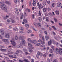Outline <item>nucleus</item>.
Segmentation results:
<instances>
[{
  "mask_svg": "<svg viewBox=\"0 0 62 62\" xmlns=\"http://www.w3.org/2000/svg\"><path fill=\"white\" fill-rule=\"evenodd\" d=\"M0 6L1 7V9L4 10H7V8L5 7L6 6V5L4 3L2 2H0Z\"/></svg>",
  "mask_w": 62,
  "mask_h": 62,
  "instance_id": "f257e3e1",
  "label": "nucleus"
},
{
  "mask_svg": "<svg viewBox=\"0 0 62 62\" xmlns=\"http://www.w3.org/2000/svg\"><path fill=\"white\" fill-rule=\"evenodd\" d=\"M61 50H62V48H59V49H57L56 51H55L56 54H58V53H59L61 55L62 54V51Z\"/></svg>",
  "mask_w": 62,
  "mask_h": 62,
  "instance_id": "f03ea898",
  "label": "nucleus"
},
{
  "mask_svg": "<svg viewBox=\"0 0 62 62\" xmlns=\"http://www.w3.org/2000/svg\"><path fill=\"white\" fill-rule=\"evenodd\" d=\"M43 6L41 3L39 4V6H38V8L39 9H41L43 8Z\"/></svg>",
  "mask_w": 62,
  "mask_h": 62,
  "instance_id": "7ed1b4c3",
  "label": "nucleus"
},
{
  "mask_svg": "<svg viewBox=\"0 0 62 62\" xmlns=\"http://www.w3.org/2000/svg\"><path fill=\"white\" fill-rule=\"evenodd\" d=\"M0 32L1 33V35H4V34H5V31H4L2 29H1L0 30Z\"/></svg>",
  "mask_w": 62,
  "mask_h": 62,
  "instance_id": "20e7f679",
  "label": "nucleus"
},
{
  "mask_svg": "<svg viewBox=\"0 0 62 62\" xmlns=\"http://www.w3.org/2000/svg\"><path fill=\"white\" fill-rule=\"evenodd\" d=\"M33 3H32V4L33 5V6H36V0H33Z\"/></svg>",
  "mask_w": 62,
  "mask_h": 62,
  "instance_id": "39448f33",
  "label": "nucleus"
},
{
  "mask_svg": "<svg viewBox=\"0 0 62 62\" xmlns=\"http://www.w3.org/2000/svg\"><path fill=\"white\" fill-rule=\"evenodd\" d=\"M21 43L23 44H24L25 43V41L23 39H21Z\"/></svg>",
  "mask_w": 62,
  "mask_h": 62,
  "instance_id": "423d86ee",
  "label": "nucleus"
},
{
  "mask_svg": "<svg viewBox=\"0 0 62 62\" xmlns=\"http://www.w3.org/2000/svg\"><path fill=\"white\" fill-rule=\"evenodd\" d=\"M57 6L58 7H60L61 6V3L60 2L58 3L57 4Z\"/></svg>",
  "mask_w": 62,
  "mask_h": 62,
  "instance_id": "0eeeda50",
  "label": "nucleus"
},
{
  "mask_svg": "<svg viewBox=\"0 0 62 62\" xmlns=\"http://www.w3.org/2000/svg\"><path fill=\"white\" fill-rule=\"evenodd\" d=\"M11 43L13 46H16V44L14 41H13Z\"/></svg>",
  "mask_w": 62,
  "mask_h": 62,
  "instance_id": "6e6552de",
  "label": "nucleus"
},
{
  "mask_svg": "<svg viewBox=\"0 0 62 62\" xmlns=\"http://www.w3.org/2000/svg\"><path fill=\"white\" fill-rule=\"evenodd\" d=\"M0 50L1 51L3 52H6V51L7 50V49H1Z\"/></svg>",
  "mask_w": 62,
  "mask_h": 62,
  "instance_id": "1a4fd4ad",
  "label": "nucleus"
},
{
  "mask_svg": "<svg viewBox=\"0 0 62 62\" xmlns=\"http://www.w3.org/2000/svg\"><path fill=\"white\" fill-rule=\"evenodd\" d=\"M5 3L6 4H7V5H10L11 3L9 1H6L5 2Z\"/></svg>",
  "mask_w": 62,
  "mask_h": 62,
  "instance_id": "9d476101",
  "label": "nucleus"
},
{
  "mask_svg": "<svg viewBox=\"0 0 62 62\" xmlns=\"http://www.w3.org/2000/svg\"><path fill=\"white\" fill-rule=\"evenodd\" d=\"M2 41L5 42H8V39H3L2 40Z\"/></svg>",
  "mask_w": 62,
  "mask_h": 62,
  "instance_id": "9b49d317",
  "label": "nucleus"
},
{
  "mask_svg": "<svg viewBox=\"0 0 62 62\" xmlns=\"http://www.w3.org/2000/svg\"><path fill=\"white\" fill-rule=\"evenodd\" d=\"M28 40L29 42L32 43V40L30 38H28Z\"/></svg>",
  "mask_w": 62,
  "mask_h": 62,
  "instance_id": "f8f14e48",
  "label": "nucleus"
},
{
  "mask_svg": "<svg viewBox=\"0 0 62 62\" xmlns=\"http://www.w3.org/2000/svg\"><path fill=\"white\" fill-rule=\"evenodd\" d=\"M15 39L16 40H17L18 39V36L17 35H16L15 36Z\"/></svg>",
  "mask_w": 62,
  "mask_h": 62,
  "instance_id": "ddd939ff",
  "label": "nucleus"
},
{
  "mask_svg": "<svg viewBox=\"0 0 62 62\" xmlns=\"http://www.w3.org/2000/svg\"><path fill=\"white\" fill-rule=\"evenodd\" d=\"M31 48H29V52L30 53H32L33 51V50L32 49H31Z\"/></svg>",
  "mask_w": 62,
  "mask_h": 62,
  "instance_id": "4468645a",
  "label": "nucleus"
},
{
  "mask_svg": "<svg viewBox=\"0 0 62 62\" xmlns=\"http://www.w3.org/2000/svg\"><path fill=\"white\" fill-rule=\"evenodd\" d=\"M49 18L48 17H47L46 18V22H49Z\"/></svg>",
  "mask_w": 62,
  "mask_h": 62,
  "instance_id": "2eb2a0df",
  "label": "nucleus"
},
{
  "mask_svg": "<svg viewBox=\"0 0 62 62\" xmlns=\"http://www.w3.org/2000/svg\"><path fill=\"white\" fill-rule=\"evenodd\" d=\"M42 4L44 6H45V5H46V2H45V1H44L42 3Z\"/></svg>",
  "mask_w": 62,
  "mask_h": 62,
  "instance_id": "dca6fc26",
  "label": "nucleus"
},
{
  "mask_svg": "<svg viewBox=\"0 0 62 62\" xmlns=\"http://www.w3.org/2000/svg\"><path fill=\"white\" fill-rule=\"evenodd\" d=\"M5 37L6 38H8L9 37V35L8 34H6L5 35Z\"/></svg>",
  "mask_w": 62,
  "mask_h": 62,
  "instance_id": "f3484780",
  "label": "nucleus"
},
{
  "mask_svg": "<svg viewBox=\"0 0 62 62\" xmlns=\"http://www.w3.org/2000/svg\"><path fill=\"white\" fill-rule=\"evenodd\" d=\"M37 25L39 27H41V26L40 24L39 23L37 24Z\"/></svg>",
  "mask_w": 62,
  "mask_h": 62,
  "instance_id": "a211bd4d",
  "label": "nucleus"
},
{
  "mask_svg": "<svg viewBox=\"0 0 62 62\" xmlns=\"http://www.w3.org/2000/svg\"><path fill=\"white\" fill-rule=\"evenodd\" d=\"M20 46H20V45H17V48H23V46H22V47H21Z\"/></svg>",
  "mask_w": 62,
  "mask_h": 62,
  "instance_id": "6ab92c4d",
  "label": "nucleus"
},
{
  "mask_svg": "<svg viewBox=\"0 0 62 62\" xmlns=\"http://www.w3.org/2000/svg\"><path fill=\"white\" fill-rule=\"evenodd\" d=\"M45 38L46 40H48L49 39V37L47 36H46L45 37Z\"/></svg>",
  "mask_w": 62,
  "mask_h": 62,
  "instance_id": "aec40b11",
  "label": "nucleus"
},
{
  "mask_svg": "<svg viewBox=\"0 0 62 62\" xmlns=\"http://www.w3.org/2000/svg\"><path fill=\"white\" fill-rule=\"evenodd\" d=\"M43 11L44 12H45L47 10V9H46V8H43Z\"/></svg>",
  "mask_w": 62,
  "mask_h": 62,
  "instance_id": "412c9836",
  "label": "nucleus"
},
{
  "mask_svg": "<svg viewBox=\"0 0 62 62\" xmlns=\"http://www.w3.org/2000/svg\"><path fill=\"white\" fill-rule=\"evenodd\" d=\"M52 44V41L50 40L48 42V44L49 45H50Z\"/></svg>",
  "mask_w": 62,
  "mask_h": 62,
  "instance_id": "4be33fe9",
  "label": "nucleus"
},
{
  "mask_svg": "<svg viewBox=\"0 0 62 62\" xmlns=\"http://www.w3.org/2000/svg\"><path fill=\"white\" fill-rule=\"evenodd\" d=\"M37 41L34 40L33 41H32V42L33 43H34V44H36V43H37Z\"/></svg>",
  "mask_w": 62,
  "mask_h": 62,
  "instance_id": "5701e85b",
  "label": "nucleus"
},
{
  "mask_svg": "<svg viewBox=\"0 0 62 62\" xmlns=\"http://www.w3.org/2000/svg\"><path fill=\"white\" fill-rule=\"evenodd\" d=\"M23 61L24 62H29V61H28V59H25L23 60Z\"/></svg>",
  "mask_w": 62,
  "mask_h": 62,
  "instance_id": "b1692460",
  "label": "nucleus"
},
{
  "mask_svg": "<svg viewBox=\"0 0 62 62\" xmlns=\"http://www.w3.org/2000/svg\"><path fill=\"white\" fill-rule=\"evenodd\" d=\"M55 12L56 14L58 15L59 14V11H56Z\"/></svg>",
  "mask_w": 62,
  "mask_h": 62,
  "instance_id": "393cba45",
  "label": "nucleus"
},
{
  "mask_svg": "<svg viewBox=\"0 0 62 62\" xmlns=\"http://www.w3.org/2000/svg\"><path fill=\"white\" fill-rule=\"evenodd\" d=\"M11 21L12 23H15V21L13 19H11Z\"/></svg>",
  "mask_w": 62,
  "mask_h": 62,
  "instance_id": "a878e982",
  "label": "nucleus"
},
{
  "mask_svg": "<svg viewBox=\"0 0 62 62\" xmlns=\"http://www.w3.org/2000/svg\"><path fill=\"white\" fill-rule=\"evenodd\" d=\"M16 55H17V56H18L19 55L18 54V53H15L14 54V55L15 56H16Z\"/></svg>",
  "mask_w": 62,
  "mask_h": 62,
  "instance_id": "bb28decb",
  "label": "nucleus"
},
{
  "mask_svg": "<svg viewBox=\"0 0 62 62\" xmlns=\"http://www.w3.org/2000/svg\"><path fill=\"white\" fill-rule=\"evenodd\" d=\"M13 30H15V31H18V28H13Z\"/></svg>",
  "mask_w": 62,
  "mask_h": 62,
  "instance_id": "cd10ccee",
  "label": "nucleus"
},
{
  "mask_svg": "<svg viewBox=\"0 0 62 62\" xmlns=\"http://www.w3.org/2000/svg\"><path fill=\"white\" fill-rule=\"evenodd\" d=\"M28 46L30 47H32V44L30 43H29L28 44Z\"/></svg>",
  "mask_w": 62,
  "mask_h": 62,
  "instance_id": "c85d7f7f",
  "label": "nucleus"
},
{
  "mask_svg": "<svg viewBox=\"0 0 62 62\" xmlns=\"http://www.w3.org/2000/svg\"><path fill=\"white\" fill-rule=\"evenodd\" d=\"M50 54H52V53H53V51L52 49H50Z\"/></svg>",
  "mask_w": 62,
  "mask_h": 62,
  "instance_id": "c756f323",
  "label": "nucleus"
},
{
  "mask_svg": "<svg viewBox=\"0 0 62 62\" xmlns=\"http://www.w3.org/2000/svg\"><path fill=\"white\" fill-rule=\"evenodd\" d=\"M23 21L25 23H27V21L26 19H24L23 20Z\"/></svg>",
  "mask_w": 62,
  "mask_h": 62,
  "instance_id": "7c9ffc66",
  "label": "nucleus"
},
{
  "mask_svg": "<svg viewBox=\"0 0 62 62\" xmlns=\"http://www.w3.org/2000/svg\"><path fill=\"white\" fill-rule=\"evenodd\" d=\"M19 38L21 39H24V37L23 36H21L19 37Z\"/></svg>",
  "mask_w": 62,
  "mask_h": 62,
  "instance_id": "2f4dec72",
  "label": "nucleus"
},
{
  "mask_svg": "<svg viewBox=\"0 0 62 62\" xmlns=\"http://www.w3.org/2000/svg\"><path fill=\"white\" fill-rule=\"evenodd\" d=\"M27 32L28 33H30L32 32V31L31 30H29L27 31Z\"/></svg>",
  "mask_w": 62,
  "mask_h": 62,
  "instance_id": "473e14b6",
  "label": "nucleus"
},
{
  "mask_svg": "<svg viewBox=\"0 0 62 62\" xmlns=\"http://www.w3.org/2000/svg\"><path fill=\"white\" fill-rule=\"evenodd\" d=\"M52 28H53L54 30H57L56 28L54 26H52Z\"/></svg>",
  "mask_w": 62,
  "mask_h": 62,
  "instance_id": "72a5a7b5",
  "label": "nucleus"
},
{
  "mask_svg": "<svg viewBox=\"0 0 62 62\" xmlns=\"http://www.w3.org/2000/svg\"><path fill=\"white\" fill-rule=\"evenodd\" d=\"M54 20L55 21V22H57V20L56 19V18H54Z\"/></svg>",
  "mask_w": 62,
  "mask_h": 62,
  "instance_id": "f704fd0d",
  "label": "nucleus"
},
{
  "mask_svg": "<svg viewBox=\"0 0 62 62\" xmlns=\"http://www.w3.org/2000/svg\"><path fill=\"white\" fill-rule=\"evenodd\" d=\"M43 56L44 57H46V54L45 53L43 55Z\"/></svg>",
  "mask_w": 62,
  "mask_h": 62,
  "instance_id": "c9c22d12",
  "label": "nucleus"
},
{
  "mask_svg": "<svg viewBox=\"0 0 62 62\" xmlns=\"http://www.w3.org/2000/svg\"><path fill=\"white\" fill-rule=\"evenodd\" d=\"M51 48L53 49V50H54V47L53 46H51Z\"/></svg>",
  "mask_w": 62,
  "mask_h": 62,
  "instance_id": "e433bc0d",
  "label": "nucleus"
},
{
  "mask_svg": "<svg viewBox=\"0 0 62 62\" xmlns=\"http://www.w3.org/2000/svg\"><path fill=\"white\" fill-rule=\"evenodd\" d=\"M9 52H10V51H8V53L5 54V55H9V54H10Z\"/></svg>",
  "mask_w": 62,
  "mask_h": 62,
  "instance_id": "4c0bfd02",
  "label": "nucleus"
},
{
  "mask_svg": "<svg viewBox=\"0 0 62 62\" xmlns=\"http://www.w3.org/2000/svg\"><path fill=\"white\" fill-rule=\"evenodd\" d=\"M42 53H41L40 52H38V53H37V54L38 55H40L41 54H42Z\"/></svg>",
  "mask_w": 62,
  "mask_h": 62,
  "instance_id": "58836bf2",
  "label": "nucleus"
},
{
  "mask_svg": "<svg viewBox=\"0 0 62 62\" xmlns=\"http://www.w3.org/2000/svg\"><path fill=\"white\" fill-rule=\"evenodd\" d=\"M39 20L40 21V22H41L42 21V19L40 17H39Z\"/></svg>",
  "mask_w": 62,
  "mask_h": 62,
  "instance_id": "ea45409f",
  "label": "nucleus"
},
{
  "mask_svg": "<svg viewBox=\"0 0 62 62\" xmlns=\"http://www.w3.org/2000/svg\"><path fill=\"white\" fill-rule=\"evenodd\" d=\"M24 15L25 16H27V14H26V11H25L24 12Z\"/></svg>",
  "mask_w": 62,
  "mask_h": 62,
  "instance_id": "a19ab883",
  "label": "nucleus"
},
{
  "mask_svg": "<svg viewBox=\"0 0 62 62\" xmlns=\"http://www.w3.org/2000/svg\"><path fill=\"white\" fill-rule=\"evenodd\" d=\"M41 42V44L42 45H43V44H45V42H44L43 41H42V42Z\"/></svg>",
  "mask_w": 62,
  "mask_h": 62,
  "instance_id": "79ce46f5",
  "label": "nucleus"
},
{
  "mask_svg": "<svg viewBox=\"0 0 62 62\" xmlns=\"http://www.w3.org/2000/svg\"><path fill=\"white\" fill-rule=\"evenodd\" d=\"M32 19H34V18H35V16L34 15H32Z\"/></svg>",
  "mask_w": 62,
  "mask_h": 62,
  "instance_id": "37998d69",
  "label": "nucleus"
},
{
  "mask_svg": "<svg viewBox=\"0 0 62 62\" xmlns=\"http://www.w3.org/2000/svg\"><path fill=\"white\" fill-rule=\"evenodd\" d=\"M47 11H50V10H51V9L49 7L47 8Z\"/></svg>",
  "mask_w": 62,
  "mask_h": 62,
  "instance_id": "c03bdc74",
  "label": "nucleus"
},
{
  "mask_svg": "<svg viewBox=\"0 0 62 62\" xmlns=\"http://www.w3.org/2000/svg\"><path fill=\"white\" fill-rule=\"evenodd\" d=\"M18 54L19 53H20V50H17V51L16 52V53H17ZM18 54L19 55V54Z\"/></svg>",
  "mask_w": 62,
  "mask_h": 62,
  "instance_id": "a18cd8bd",
  "label": "nucleus"
},
{
  "mask_svg": "<svg viewBox=\"0 0 62 62\" xmlns=\"http://www.w3.org/2000/svg\"><path fill=\"white\" fill-rule=\"evenodd\" d=\"M33 24L35 25V26H37V24L36 23H33Z\"/></svg>",
  "mask_w": 62,
  "mask_h": 62,
  "instance_id": "49530a36",
  "label": "nucleus"
},
{
  "mask_svg": "<svg viewBox=\"0 0 62 62\" xmlns=\"http://www.w3.org/2000/svg\"><path fill=\"white\" fill-rule=\"evenodd\" d=\"M40 43L37 44L36 45V46H39V45H40Z\"/></svg>",
  "mask_w": 62,
  "mask_h": 62,
  "instance_id": "de8ad7c7",
  "label": "nucleus"
},
{
  "mask_svg": "<svg viewBox=\"0 0 62 62\" xmlns=\"http://www.w3.org/2000/svg\"><path fill=\"white\" fill-rule=\"evenodd\" d=\"M7 22L8 23H10V22H11V21H10V20L9 19H7Z\"/></svg>",
  "mask_w": 62,
  "mask_h": 62,
  "instance_id": "09e8293b",
  "label": "nucleus"
},
{
  "mask_svg": "<svg viewBox=\"0 0 62 62\" xmlns=\"http://www.w3.org/2000/svg\"><path fill=\"white\" fill-rule=\"evenodd\" d=\"M47 62H50V59H49V58L47 59Z\"/></svg>",
  "mask_w": 62,
  "mask_h": 62,
  "instance_id": "8fccbe9b",
  "label": "nucleus"
},
{
  "mask_svg": "<svg viewBox=\"0 0 62 62\" xmlns=\"http://www.w3.org/2000/svg\"><path fill=\"white\" fill-rule=\"evenodd\" d=\"M25 26L26 27H29V25L28 24H26L25 25Z\"/></svg>",
  "mask_w": 62,
  "mask_h": 62,
  "instance_id": "3c124183",
  "label": "nucleus"
},
{
  "mask_svg": "<svg viewBox=\"0 0 62 62\" xmlns=\"http://www.w3.org/2000/svg\"><path fill=\"white\" fill-rule=\"evenodd\" d=\"M53 62H57V60H54Z\"/></svg>",
  "mask_w": 62,
  "mask_h": 62,
  "instance_id": "603ef678",
  "label": "nucleus"
},
{
  "mask_svg": "<svg viewBox=\"0 0 62 62\" xmlns=\"http://www.w3.org/2000/svg\"><path fill=\"white\" fill-rule=\"evenodd\" d=\"M19 61L20 62H23V60H21L20 59H19Z\"/></svg>",
  "mask_w": 62,
  "mask_h": 62,
  "instance_id": "864d4df0",
  "label": "nucleus"
},
{
  "mask_svg": "<svg viewBox=\"0 0 62 62\" xmlns=\"http://www.w3.org/2000/svg\"><path fill=\"white\" fill-rule=\"evenodd\" d=\"M39 16H41V13H40V11L39 10Z\"/></svg>",
  "mask_w": 62,
  "mask_h": 62,
  "instance_id": "5fc2aeb1",
  "label": "nucleus"
},
{
  "mask_svg": "<svg viewBox=\"0 0 62 62\" xmlns=\"http://www.w3.org/2000/svg\"><path fill=\"white\" fill-rule=\"evenodd\" d=\"M45 16H48V14L47 13H45Z\"/></svg>",
  "mask_w": 62,
  "mask_h": 62,
  "instance_id": "6e6d98bb",
  "label": "nucleus"
},
{
  "mask_svg": "<svg viewBox=\"0 0 62 62\" xmlns=\"http://www.w3.org/2000/svg\"><path fill=\"white\" fill-rule=\"evenodd\" d=\"M23 51H24V52H27V50L26 49H23Z\"/></svg>",
  "mask_w": 62,
  "mask_h": 62,
  "instance_id": "4d7b16f0",
  "label": "nucleus"
},
{
  "mask_svg": "<svg viewBox=\"0 0 62 62\" xmlns=\"http://www.w3.org/2000/svg\"><path fill=\"white\" fill-rule=\"evenodd\" d=\"M31 62H34V60L33 59H31Z\"/></svg>",
  "mask_w": 62,
  "mask_h": 62,
  "instance_id": "13d9d810",
  "label": "nucleus"
},
{
  "mask_svg": "<svg viewBox=\"0 0 62 62\" xmlns=\"http://www.w3.org/2000/svg\"><path fill=\"white\" fill-rule=\"evenodd\" d=\"M18 11V9L17 8H16L15 9V12H16V11Z\"/></svg>",
  "mask_w": 62,
  "mask_h": 62,
  "instance_id": "bf43d9fd",
  "label": "nucleus"
},
{
  "mask_svg": "<svg viewBox=\"0 0 62 62\" xmlns=\"http://www.w3.org/2000/svg\"><path fill=\"white\" fill-rule=\"evenodd\" d=\"M44 33L45 34H46V35H47V31H44Z\"/></svg>",
  "mask_w": 62,
  "mask_h": 62,
  "instance_id": "052dcab7",
  "label": "nucleus"
},
{
  "mask_svg": "<svg viewBox=\"0 0 62 62\" xmlns=\"http://www.w3.org/2000/svg\"><path fill=\"white\" fill-rule=\"evenodd\" d=\"M52 7L54 8V3H53L52 4Z\"/></svg>",
  "mask_w": 62,
  "mask_h": 62,
  "instance_id": "680f3d73",
  "label": "nucleus"
},
{
  "mask_svg": "<svg viewBox=\"0 0 62 62\" xmlns=\"http://www.w3.org/2000/svg\"><path fill=\"white\" fill-rule=\"evenodd\" d=\"M15 12L16 14H18L19 13V12L18 11H17L16 12Z\"/></svg>",
  "mask_w": 62,
  "mask_h": 62,
  "instance_id": "e2e57ef3",
  "label": "nucleus"
},
{
  "mask_svg": "<svg viewBox=\"0 0 62 62\" xmlns=\"http://www.w3.org/2000/svg\"><path fill=\"white\" fill-rule=\"evenodd\" d=\"M14 2L16 4L17 3V0H15Z\"/></svg>",
  "mask_w": 62,
  "mask_h": 62,
  "instance_id": "0e129e2a",
  "label": "nucleus"
},
{
  "mask_svg": "<svg viewBox=\"0 0 62 62\" xmlns=\"http://www.w3.org/2000/svg\"><path fill=\"white\" fill-rule=\"evenodd\" d=\"M39 3L38 2H37V6H39Z\"/></svg>",
  "mask_w": 62,
  "mask_h": 62,
  "instance_id": "69168bd1",
  "label": "nucleus"
},
{
  "mask_svg": "<svg viewBox=\"0 0 62 62\" xmlns=\"http://www.w3.org/2000/svg\"><path fill=\"white\" fill-rule=\"evenodd\" d=\"M9 57H13V55H10L9 56Z\"/></svg>",
  "mask_w": 62,
  "mask_h": 62,
  "instance_id": "338daca9",
  "label": "nucleus"
},
{
  "mask_svg": "<svg viewBox=\"0 0 62 62\" xmlns=\"http://www.w3.org/2000/svg\"><path fill=\"white\" fill-rule=\"evenodd\" d=\"M29 6H32V4H31V2H30Z\"/></svg>",
  "mask_w": 62,
  "mask_h": 62,
  "instance_id": "774afa93",
  "label": "nucleus"
}]
</instances>
